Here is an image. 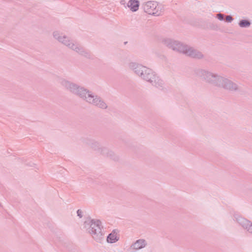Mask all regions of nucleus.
<instances>
[{"label": "nucleus", "mask_w": 252, "mask_h": 252, "mask_svg": "<svg viewBox=\"0 0 252 252\" xmlns=\"http://www.w3.org/2000/svg\"><path fill=\"white\" fill-rule=\"evenodd\" d=\"M250 24V23L246 20L241 21L239 23L240 26L242 27L249 26Z\"/></svg>", "instance_id": "nucleus-4"}, {"label": "nucleus", "mask_w": 252, "mask_h": 252, "mask_svg": "<svg viewBox=\"0 0 252 252\" xmlns=\"http://www.w3.org/2000/svg\"><path fill=\"white\" fill-rule=\"evenodd\" d=\"M77 214H78V215L79 216H80V217H81V211L78 210V211H77Z\"/></svg>", "instance_id": "nucleus-9"}, {"label": "nucleus", "mask_w": 252, "mask_h": 252, "mask_svg": "<svg viewBox=\"0 0 252 252\" xmlns=\"http://www.w3.org/2000/svg\"><path fill=\"white\" fill-rule=\"evenodd\" d=\"M139 6V2L137 0H130L127 3V7L132 11H137Z\"/></svg>", "instance_id": "nucleus-1"}, {"label": "nucleus", "mask_w": 252, "mask_h": 252, "mask_svg": "<svg viewBox=\"0 0 252 252\" xmlns=\"http://www.w3.org/2000/svg\"><path fill=\"white\" fill-rule=\"evenodd\" d=\"M145 245L144 240H138L134 245L133 247L134 249L138 250L144 247Z\"/></svg>", "instance_id": "nucleus-3"}, {"label": "nucleus", "mask_w": 252, "mask_h": 252, "mask_svg": "<svg viewBox=\"0 0 252 252\" xmlns=\"http://www.w3.org/2000/svg\"><path fill=\"white\" fill-rule=\"evenodd\" d=\"M217 16L220 20H222L223 19L222 15L221 14H218Z\"/></svg>", "instance_id": "nucleus-8"}, {"label": "nucleus", "mask_w": 252, "mask_h": 252, "mask_svg": "<svg viewBox=\"0 0 252 252\" xmlns=\"http://www.w3.org/2000/svg\"><path fill=\"white\" fill-rule=\"evenodd\" d=\"M232 20V17L230 16H227L226 18V20L227 22H231Z\"/></svg>", "instance_id": "nucleus-6"}, {"label": "nucleus", "mask_w": 252, "mask_h": 252, "mask_svg": "<svg viewBox=\"0 0 252 252\" xmlns=\"http://www.w3.org/2000/svg\"><path fill=\"white\" fill-rule=\"evenodd\" d=\"M86 94H87V95H88V96H90V94H88V93H86Z\"/></svg>", "instance_id": "nucleus-10"}, {"label": "nucleus", "mask_w": 252, "mask_h": 252, "mask_svg": "<svg viewBox=\"0 0 252 252\" xmlns=\"http://www.w3.org/2000/svg\"><path fill=\"white\" fill-rule=\"evenodd\" d=\"M118 237L117 236V232L116 231H113L110 233L107 237V241L109 243H113L117 241Z\"/></svg>", "instance_id": "nucleus-2"}, {"label": "nucleus", "mask_w": 252, "mask_h": 252, "mask_svg": "<svg viewBox=\"0 0 252 252\" xmlns=\"http://www.w3.org/2000/svg\"><path fill=\"white\" fill-rule=\"evenodd\" d=\"M100 106L102 108H106V104L102 102L100 104Z\"/></svg>", "instance_id": "nucleus-7"}, {"label": "nucleus", "mask_w": 252, "mask_h": 252, "mask_svg": "<svg viewBox=\"0 0 252 252\" xmlns=\"http://www.w3.org/2000/svg\"><path fill=\"white\" fill-rule=\"evenodd\" d=\"M151 5H153V6H154V4L151 3H147V4H146V7H145V9H146V10H147V12H148L149 14H151V12H150V11H149V10H148V7H151V6H151Z\"/></svg>", "instance_id": "nucleus-5"}]
</instances>
